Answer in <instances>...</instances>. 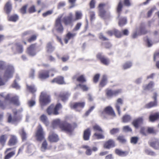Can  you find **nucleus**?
<instances>
[{
    "instance_id": "nucleus-1",
    "label": "nucleus",
    "mask_w": 159,
    "mask_h": 159,
    "mask_svg": "<svg viewBox=\"0 0 159 159\" xmlns=\"http://www.w3.org/2000/svg\"><path fill=\"white\" fill-rule=\"evenodd\" d=\"M14 68L11 65L7 64L5 61H0V75L4 80H8L12 77Z\"/></svg>"
},
{
    "instance_id": "nucleus-2",
    "label": "nucleus",
    "mask_w": 159,
    "mask_h": 159,
    "mask_svg": "<svg viewBox=\"0 0 159 159\" xmlns=\"http://www.w3.org/2000/svg\"><path fill=\"white\" fill-rule=\"evenodd\" d=\"M58 125L62 130L68 133H71L73 131L72 127L70 124L66 122H61L59 119L54 120L52 123L53 128H55Z\"/></svg>"
},
{
    "instance_id": "nucleus-3",
    "label": "nucleus",
    "mask_w": 159,
    "mask_h": 159,
    "mask_svg": "<svg viewBox=\"0 0 159 159\" xmlns=\"http://www.w3.org/2000/svg\"><path fill=\"white\" fill-rule=\"evenodd\" d=\"M62 107L61 105L58 103L55 107L53 104H51L47 109L46 111L48 115H57L59 113L58 111Z\"/></svg>"
},
{
    "instance_id": "nucleus-4",
    "label": "nucleus",
    "mask_w": 159,
    "mask_h": 159,
    "mask_svg": "<svg viewBox=\"0 0 159 159\" xmlns=\"http://www.w3.org/2000/svg\"><path fill=\"white\" fill-rule=\"evenodd\" d=\"M39 100L42 106L46 105L50 102V96L46 92H42L41 93Z\"/></svg>"
},
{
    "instance_id": "nucleus-5",
    "label": "nucleus",
    "mask_w": 159,
    "mask_h": 159,
    "mask_svg": "<svg viewBox=\"0 0 159 159\" xmlns=\"http://www.w3.org/2000/svg\"><path fill=\"white\" fill-rule=\"evenodd\" d=\"M44 135L45 133L41 125H39L36 134L37 140L39 141L45 140Z\"/></svg>"
},
{
    "instance_id": "nucleus-6",
    "label": "nucleus",
    "mask_w": 159,
    "mask_h": 159,
    "mask_svg": "<svg viewBox=\"0 0 159 159\" xmlns=\"http://www.w3.org/2000/svg\"><path fill=\"white\" fill-rule=\"evenodd\" d=\"M61 17L62 16H59L56 20L55 24V27L57 32L61 34L62 33L64 30L61 22Z\"/></svg>"
},
{
    "instance_id": "nucleus-7",
    "label": "nucleus",
    "mask_w": 159,
    "mask_h": 159,
    "mask_svg": "<svg viewBox=\"0 0 159 159\" xmlns=\"http://www.w3.org/2000/svg\"><path fill=\"white\" fill-rule=\"evenodd\" d=\"M51 71L57 72V70L54 68H52L49 70H42L39 73V77L41 80L46 79L49 77V73Z\"/></svg>"
},
{
    "instance_id": "nucleus-8",
    "label": "nucleus",
    "mask_w": 159,
    "mask_h": 159,
    "mask_svg": "<svg viewBox=\"0 0 159 159\" xmlns=\"http://www.w3.org/2000/svg\"><path fill=\"white\" fill-rule=\"evenodd\" d=\"M5 99L6 100H9L11 103H13L16 105L18 106L20 105L18 97L14 96L13 97L11 98L10 95L8 94L5 98Z\"/></svg>"
},
{
    "instance_id": "nucleus-9",
    "label": "nucleus",
    "mask_w": 159,
    "mask_h": 159,
    "mask_svg": "<svg viewBox=\"0 0 159 159\" xmlns=\"http://www.w3.org/2000/svg\"><path fill=\"white\" fill-rule=\"evenodd\" d=\"M97 57L98 59H99L101 62L104 65H108L110 63L109 59L102 55L101 53H99L97 55Z\"/></svg>"
},
{
    "instance_id": "nucleus-10",
    "label": "nucleus",
    "mask_w": 159,
    "mask_h": 159,
    "mask_svg": "<svg viewBox=\"0 0 159 159\" xmlns=\"http://www.w3.org/2000/svg\"><path fill=\"white\" fill-rule=\"evenodd\" d=\"M12 49L15 54L17 53H21L23 51L22 46L19 43L16 44L14 47L12 48Z\"/></svg>"
},
{
    "instance_id": "nucleus-11",
    "label": "nucleus",
    "mask_w": 159,
    "mask_h": 159,
    "mask_svg": "<svg viewBox=\"0 0 159 159\" xmlns=\"http://www.w3.org/2000/svg\"><path fill=\"white\" fill-rule=\"evenodd\" d=\"M27 53L30 56H33L36 54L35 51V44H32L30 46L27 48Z\"/></svg>"
},
{
    "instance_id": "nucleus-12",
    "label": "nucleus",
    "mask_w": 159,
    "mask_h": 159,
    "mask_svg": "<svg viewBox=\"0 0 159 159\" xmlns=\"http://www.w3.org/2000/svg\"><path fill=\"white\" fill-rule=\"evenodd\" d=\"M85 104V103L84 102H75L74 104H70V107L71 108L75 109L77 110L80 111L78 110V109L83 108Z\"/></svg>"
},
{
    "instance_id": "nucleus-13",
    "label": "nucleus",
    "mask_w": 159,
    "mask_h": 159,
    "mask_svg": "<svg viewBox=\"0 0 159 159\" xmlns=\"http://www.w3.org/2000/svg\"><path fill=\"white\" fill-rule=\"evenodd\" d=\"M104 113L113 116H116L115 113L112 108L110 106H108L106 107L102 112V114H103Z\"/></svg>"
},
{
    "instance_id": "nucleus-14",
    "label": "nucleus",
    "mask_w": 159,
    "mask_h": 159,
    "mask_svg": "<svg viewBox=\"0 0 159 159\" xmlns=\"http://www.w3.org/2000/svg\"><path fill=\"white\" fill-rule=\"evenodd\" d=\"M48 139L49 141L51 142H57L58 140V136L53 132L50 133Z\"/></svg>"
},
{
    "instance_id": "nucleus-15",
    "label": "nucleus",
    "mask_w": 159,
    "mask_h": 159,
    "mask_svg": "<svg viewBox=\"0 0 159 159\" xmlns=\"http://www.w3.org/2000/svg\"><path fill=\"white\" fill-rule=\"evenodd\" d=\"M72 17V14L70 13L68 16H66L63 18V22L66 25H69L71 23Z\"/></svg>"
},
{
    "instance_id": "nucleus-16",
    "label": "nucleus",
    "mask_w": 159,
    "mask_h": 159,
    "mask_svg": "<svg viewBox=\"0 0 159 159\" xmlns=\"http://www.w3.org/2000/svg\"><path fill=\"white\" fill-rule=\"evenodd\" d=\"M115 146L114 141L111 139L106 142L104 144V148L107 149H110L114 147Z\"/></svg>"
},
{
    "instance_id": "nucleus-17",
    "label": "nucleus",
    "mask_w": 159,
    "mask_h": 159,
    "mask_svg": "<svg viewBox=\"0 0 159 159\" xmlns=\"http://www.w3.org/2000/svg\"><path fill=\"white\" fill-rule=\"evenodd\" d=\"M123 100L120 98L117 99L116 101V102L115 104V106L116 109L118 112L119 115L120 114V107L123 104Z\"/></svg>"
},
{
    "instance_id": "nucleus-18",
    "label": "nucleus",
    "mask_w": 159,
    "mask_h": 159,
    "mask_svg": "<svg viewBox=\"0 0 159 159\" xmlns=\"http://www.w3.org/2000/svg\"><path fill=\"white\" fill-rule=\"evenodd\" d=\"M159 118V113L157 112L154 114H151L149 117V121L151 122H154Z\"/></svg>"
},
{
    "instance_id": "nucleus-19",
    "label": "nucleus",
    "mask_w": 159,
    "mask_h": 159,
    "mask_svg": "<svg viewBox=\"0 0 159 159\" xmlns=\"http://www.w3.org/2000/svg\"><path fill=\"white\" fill-rule=\"evenodd\" d=\"M105 6V4L104 3H100L99 5V15L101 17H104L106 13V11L103 8Z\"/></svg>"
},
{
    "instance_id": "nucleus-20",
    "label": "nucleus",
    "mask_w": 159,
    "mask_h": 159,
    "mask_svg": "<svg viewBox=\"0 0 159 159\" xmlns=\"http://www.w3.org/2000/svg\"><path fill=\"white\" fill-rule=\"evenodd\" d=\"M76 35V34L74 33L72 34L70 32L68 33L66 35L64 38V41L65 43L67 44L68 41L71 38H73Z\"/></svg>"
},
{
    "instance_id": "nucleus-21",
    "label": "nucleus",
    "mask_w": 159,
    "mask_h": 159,
    "mask_svg": "<svg viewBox=\"0 0 159 159\" xmlns=\"http://www.w3.org/2000/svg\"><path fill=\"white\" fill-rule=\"evenodd\" d=\"M51 82L52 83L56 82L59 84H62L64 83V78L61 76H59L54 79L51 81Z\"/></svg>"
},
{
    "instance_id": "nucleus-22",
    "label": "nucleus",
    "mask_w": 159,
    "mask_h": 159,
    "mask_svg": "<svg viewBox=\"0 0 159 159\" xmlns=\"http://www.w3.org/2000/svg\"><path fill=\"white\" fill-rule=\"evenodd\" d=\"M150 146L155 149H159V140L157 139H155L150 143Z\"/></svg>"
},
{
    "instance_id": "nucleus-23",
    "label": "nucleus",
    "mask_w": 159,
    "mask_h": 159,
    "mask_svg": "<svg viewBox=\"0 0 159 159\" xmlns=\"http://www.w3.org/2000/svg\"><path fill=\"white\" fill-rule=\"evenodd\" d=\"M19 134L23 141L26 140L27 138V134L23 128H21L19 131Z\"/></svg>"
},
{
    "instance_id": "nucleus-24",
    "label": "nucleus",
    "mask_w": 159,
    "mask_h": 159,
    "mask_svg": "<svg viewBox=\"0 0 159 159\" xmlns=\"http://www.w3.org/2000/svg\"><path fill=\"white\" fill-rule=\"evenodd\" d=\"M4 9L7 14H8L10 13L12 9L11 4L10 1H8L6 3Z\"/></svg>"
},
{
    "instance_id": "nucleus-25",
    "label": "nucleus",
    "mask_w": 159,
    "mask_h": 159,
    "mask_svg": "<svg viewBox=\"0 0 159 159\" xmlns=\"http://www.w3.org/2000/svg\"><path fill=\"white\" fill-rule=\"evenodd\" d=\"M90 133L91 131L89 128H88L84 131L83 138L84 140H88L89 139Z\"/></svg>"
},
{
    "instance_id": "nucleus-26",
    "label": "nucleus",
    "mask_w": 159,
    "mask_h": 159,
    "mask_svg": "<svg viewBox=\"0 0 159 159\" xmlns=\"http://www.w3.org/2000/svg\"><path fill=\"white\" fill-rule=\"evenodd\" d=\"M69 95L70 94L68 93H61L59 94V97L63 102H65L68 99Z\"/></svg>"
},
{
    "instance_id": "nucleus-27",
    "label": "nucleus",
    "mask_w": 159,
    "mask_h": 159,
    "mask_svg": "<svg viewBox=\"0 0 159 159\" xmlns=\"http://www.w3.org/2000/svg\"><path fill=\"white\" fill-rule=\"evenodd\" d=\"M154 83L153 81H151L148 84L145 85L143 86L144 90H148L151 91H152V88L153 87Z\"/></svg>"
},
{
    "instance_id": "nucleus-28",
    "label": "nucleus",
    "mask_w": 159,
    "mask_h": 159,
    "mask_svg": "<svg viewBox=\"0 0 159 159\" xmlns=\"http://www.w3.org/2000/svg\"><path fill=\"white\" fill-rule=\"evenodd\" d=\"M54 48L53 47L52 45V43L51 42H48L47 44L46 47V50L47 52L48 53H51L54 50Z\"/></svg>"
},
{
    "instance_id": "nucleus-29",
    "label": "nucleus",
    "mask_w": 159,
    "mask_h": 159,
    "mask_svg": "<svg viewBox=\"0 0 159 159\" xmlns=\"http://www.w3.org/2000/svg\"><path fill=\"white\" fill-rule=\"evenodd\" d=\"M138 30H139L140 33L139 34H141V35L145 34L147 32V31L146 30L145 26L143 24H142L141 25L140 28L138 29Z\"/></svg>"
},
{
    "instance_id": "nucleus-30",
    "label": "nucleus",
    "mask_w": 159,
    "mask_h": 159,
    "mask_svg": "<svg viewBox=\"0 0 159 159\" xmlns=\"http://www.w3.org/2000/svg\"><path fill=\"white\" fill-rule=\"evenodd\" d=\"M21 119V117H20L19 118L16 117V116L12 118L10 114L8 118V122H9L14 123L15 122L17 121L20 120Z\"/></svg>"
},
{
    "instance_id": "nucleus-31",
    "label": "nucleus",
    "mask_w": 159,
    "mask_h": 159,
    "mask_svg": "<svg viewBox=\"0 0 159 159\" xmlns=\"http://www.w3.org/2000/svg\"><path fill=\"white\" fill-rule=\"evenodd\" d=\"M40 120L47 126L49 124V122L46 116L45 115H42L40 117Z\"/></svg>"
},
{
    "instance_id": "nucleus-32",
    "label": "nucleus",
    "mask_w": 159,
    "mask_h": 159,
    "mask_svg": "<svg viewBox=\"0 0 159 159\" xmlns=\"http://www.w3.org/2000/svg\"><path fill=\"white\" fill-rule=\"evenodd\" d=\"M16 142L17 139L16 137L15 136L11 135V138L9 142V144L11 146L14 145L15 144Z\"/></svg>"
},
{
    "instance_id": "nucleus-33",
    "label": "nucleus",
    "mask_w": 159,
    "mask_h": 159,
    "mask_svg": "<svg viewBox=\"0 0 159 159\" xmlns=\"http://www.w3.org/2000/svg\"><path fill=\"white\" fill-rule=\"evenodd\" d=\"M127 22V19L126 17H121L119 19V25L120 26H122L126 24Z\"/></svg>"
},
{
    "instance_id": "nucleus-34",
    "label": "nucleus",
    "mask_w": 159,
    "mask_h": 159,
    "mask_svg": "<svg viewBox=\"0 0 159 159\" xmlns=\"http://www.w3.org/2000/svg\"><path fill=\"white\" fill-rule=\"evenodd\" d=\"M43 140L41 147V150L42 151L45 152L48 149V143L45 139Z\"/></svg>"
},
{
    "instance_id": "nucleus-35",
    "label": "nucleus",
    "mask_w": 159,
    "mask_h": 159,
    "mask_svg": "<svg viewBox=\"0 0 159 159\" xmlns=\"http://www.w3.org/2000/svg\"><path fill=\"white\" fill-rule=\"evenodd\" d=\"M157 106V102H151L147 104L145 106V107L147 108H151L153 107H156Z\"/></svg>"
},
{
    "instance_id": "nucleus-36",
    "label": "nucleus",
    "mask_w": 159,
    "mask_h": 159,
    "mask_svg": "<svg viewBox=\"0 0 159 159\" xmlns=\"http://www.w3.org/2000/svg\"><path fill=\"white\" fill-rule=\"evenodd\" d=\"M93 137L94 139H103L104 136L101 133H98L96 132L93 134Z\"/></svg>"
},
{
    "instance_id": "nucleus-37",
    "label": "nucleus",
    "mask_w": 159,
    "mask_h": 159,
    "mask_svg": "<svg viewBox=\"0 0 159 159\" xmlns=\"http://www.w3.org/2000/svg\"><path fill=\"white\" fill-rule=\"evenodd\" d=\"M131 116L129 115H125L122 118V122L126 123L129 122L131 120Z\"/></svg>"
},
{
    "instance_id": "nucleus-38",
    "label": "nucleus",
    "mask_w": 159,
    "mask_h": 159,
    "mask_svg": "<svg viewBox=\"0 0 159 159\" xmlns=\"http://www.w3.org/2000/svg\"><path fill=\"white\" fill-rule=\"evenodd\" d=\"M107 83V77L105 75L103 76L102 79L100 82V85L102 87L104 86Z\"/></svg>"
},
{
    "instance_id": "nucleus-39",
    "label": "nucleus",
    "mask_w": 159,
    "mask_h": 159,
    "mask_svg": "<svg viewBox=\"0 0 159 159\" xmlns=\"http://www.w3.org/2000/svg\"><path fill=\"white\" fill-rule=\"evenodd\" d=\"M93 130L95 132H97L100 133H102L103 132L102 129L101 127L98 125H95L93 126Z\"/></svg>"
},
{
    "instance_id": "nucleus-40",
    "label": "nucleus",
    "mask_w": 159,
    "mask_h": 159,
    "mask_svg": "<svg viewBox=\"0 0 159 159\" xmlns=\"http://www.w3.org/2000/svg\"><path fill=\"white\" fill-rule=\"evenodd\" d=\"M132 65V63L129 61L125 63L122 66L123 69L124 70H126L130 68Z\"/></svg>"
},
{
    "instance_id": "nucleus-41",
    "label": "nucleus",
    "mask_w": 159,
    "mask_h": 159,
    "mask_svg": "<svg viewBox=\"0 0 159 159\" xmlns=\"http://www.w3.org/2000/svg\"><path fill=\"white\" fill-rule=\"evenodd\" d=\"M7 138V136L5 135H2L0 137V142L2 145L5 144Z\"/></svg>"
},
{
    "instance_id": "nucleus-42",
    "label": "nucleus",
    "mask_w": 159,
    "mask_h": 159,
    "mask_svg": "<svg viewBox=\"0 0 159 159\" xmlns=\"http://www.w3.org/2000/svg\"><path fill=\"white\" fill-rule=\"evenodd\" d=\"M123 7V5L121 1H120L118 5L117 8V12L118 14V17H119L120 16V13L121 11L122 8Z\"/></svg>"
},
{
    "instance_id": "nucleus-43",
    "label": "nucleus",
    "mask_w": 159,
    "mask_h": 159,
    "mask_svg": "<svg viewBox=\"0 0 159 159\" xmlns=\"http://www.w3.org/2000/svg\"><path fill=\"white\" fill-rule=\"evenodd\" d=\"M116 153L120 156H123L126 155L125 152L118 149H116L115 150Z\"/></svg>"
},
{
    "instance_id": "nucleus-44",
    "label": "nucleus",
    "mask_w": 159,
    "mask_h": 159,
    "mask_svg": "<svg viewBox=\"0 0 159 159\" xmlns=\"http://www.w3.org/2000/svg\"><path fill=\"white\" fill-rule=\"evenodd\" d=\"M113 31L114 34L116 37L120 38L123 35L122 33L121 32L116 29H114Z\"/></svg>"
},
{
    "instance_id": "nucleus-45",
    "label": "nucleus",
    "mask_w": 159,
    "mask_h": 159,
    "mask_svg": "<svg viewBox=\"0 0 159 159\" xmlns=\"http://www.w3.org/2000/svg\"><path fill=\"white\" fill-rule=\"evenodd\" d=\"M83 147L86 149L85 153L87 155L90 156L91 154L92 151L89 146H84Z\"/></svg>"
},
{
    "instance_id": "nucleus-46",
    "label": "nucleus",
    "mask_w": 159,
    "mask_h": 159,
    "mask_svg": "<svg viewBox=\"0 0 159 159\" xmlns=\"http://www.w3.org/2000/svg\"><path fill=\"white\" fill-rule=\"evenodd\" d=\"M106 93L107 97L109 98H111L113 96H114V90H106Z\"/></svg>"
},
{
    "instance_id": "nucleus-47",
    "label": "nucleus",
    "mask_w": 159,
    "mask_h": 159,
    "mask_svg": "<svg viewBox=\"0 0 159 159\" xmlns=\"http://www.w3.org/2000/svg\"><path fill=\"white\" fill-rule=\"evenodd\" d=\"M123 130L125 132H131L132 129L129 126L126 125L123 127Z\"/></svg>"
},
{
    "instance_id": "nucleus-48",
    "label": "nucleus",
    "mask_w": 159,
    "mask_h": 159,
    "mask_svg": "<svg viewBox=\"0 0 159 159\" xmlns=\"http://www.w3.org/2000/svg\"><path fill=\"white\" fill-rule=\"evenodd\" d=\"M18 19V16L16 15L11 16L9 18V20L13 22H16Z\"/></svg>"
},
{
    "instance_id": "nucleus-49",
    "label": "nucleus",
    "mask_w": 159,
    "mask_h": 159,
    "mask_svg": "<svg viewBox=\"0 0 159 159\" xmlns=\"http://www.w3.org/2000/svg\"><path fill=\"white\" fill-rule=\"evenodd\" d=\"M82 13L80 11H76L75 12V19L78 20L81 18Z\"/></svg>"
},
{
    "instance_id": "nucleus-50",
    "label": "nucleus",
    "mask_w": 159,
    "mask_h": 159,
    "mask_svg": "<svg viewBox=\"0 0 159 159\" xmlns=\"http://www.w3.org/2000/svg\"><path fill=\"white\" fill-rule=\"evenodd\" d=\"M77 86H80L83 91H87L89 89V88L86 85H85L81 84H79L77 85Z\"/></svg>"
},
{
    "instance_id": "nucleus-51",
    "label": "nucleus",
    "mask_w": 159,
    "mask_h": 159,
    "mask_svg": "<svg viewBox=\"0 0 159 159\" xmlns=\"http://www.w3.org/2000/svg\"><path fill=\"white\" fill-rule=\"evenodd\" d=\"M15 152L14 151H12L8 153L5 157V159H9L11 157L14 156L15 154Z\"/></svg>"
},
{
    "instance_id": "nucleus-52",
    "label": "nucleus",
    "mask_w": 159,
    "mask_h": 159,
    "mask_svg": "<svg viewBox=\"0 0 159 159\" xmlns=\"http://www.w3.org/2000/svg\"><path fill=\"white\" fill-rule=\"evenodd\" d=\"M145 152L146 154L151 156H155L156 155L155 153L154 152L148 149H146L145 150Z\"/></svg>"
},
{
    "instance_id": "nucleus-53",
    "label": "nucleus",
    "mask_w": 159,
    "mask_h": 159,
    "mask_svg": "<svg viewBox=\"0 0 159 159\" xmlns=\"http://www.w3.org/2000/svg\"><path fill=\"white\" fill-rule=\"evenodd\" d=\"M27 89L32 93H34L36 91V89L34 86L31 85L30 86H28L27 85Z\"/></svg>"
},
{
    "instance_id": "nucleus-54",
    "label": "nucleus",
    "mask_w": 159,
    "mask_h": 159,
    "mask_svg": "<svg viewBox=\"0 0 159 159\" xmlns=\"http://www.w3.org/2000/svg\"><path fill=\"white\" fill-rule=\"evenodd\" d=\"M140 33L139 30L138 29H137L136 31L134 32L132 35V38L134 39L136 38L138 36L141 35V34H139Z\"/></svg>"
},
{
    "instance_id": "nucleus-55",
    "label": "nucleus",
    "mask_w": 159,
    "mask_h": 159,
    "mask_svg": "<svg viewBox=\"0 0 159 159\" xmlns=\"http://www.w3.org/2000/svg\"><path fill=\"white\" fill-rule=\"evenodd\" d=\"M139 138L137 137H133L131 139V143L134 144H136Z\"/></svg>"
},
{
    "instance_id": "nucleus-56",
    "label": "nucleus",
    "mask_w": 159,
    "mask_h": 159,
    "mask_svg": "<svg viewBox=\"0 0 159 159\" xmlns=\"http://www.w3.org/2000/svg\"><path fill=\"white\" fill-rule=\"evenodd\" d=\"M82 25V24L80 22H79L77 23L75 27L73 29V31H75L78 30L80 29V27Z\"/></svg>"
},
{
    "instance_id": "nucleus-57",
    "label": "nucleus",
    "mask_w": 159,
    "mask_h": 159,
    "mask_svg": "<svg viewBox=\"0 0 159 159\" xmlns=\"http://www.w3.org/2000/svg\"><path fill=\"white\" fill-rule=\"evenodd\" d=\"M77 81L83 83L86 81V80L84 76L81 75L78 78H77Z\"/></svg>"
},
{
    "instance_id": "nucleus-58",
    "label": "nucleus",
    "mask_w": 159,
    "mask_h": 159,
    "mask_svg": "<svg viewBox=\"0 0 159 159\" xmlns=\"http://www.w3.org/2000/svg\"><path fill=\"white\" fill-rule=\"evenodd\" d=\"M119 128H113L110 131V133L111 134H114L119 131Z\"/></svg>"
},
{
    "instance_id": "nucleus-59",
    "label": "nucleus",
    "mask_w": 159,
    "mask_h": 159,
    "mask_svg": "<svg viewBox=\"0 0 159 159\" xmlns=\"http://www.w3.org/2000/svg\"><path fill=\"white\" fill-rule=\"evenodd\" d=\"M117 140L119 142L121 143H124L126 142L124 137L123 136H120L117 138Z\"/></svg>"
},
{
    "instance_id": "nucleus-60",
    "label": "nucleus",
    "mask_w": 159,
    "mask_h": 159,
    "mask_svg": "<svg viewBox=\"0 0 159 159\" xmlns=\"http://www.w3.org/2000/svg\"><path fill=\"white\" fill-rule=\"evenodd\" d=\"M148 132L150 134H155L156 133L157 131H156L153 128L148 127Z\"/></svg>"
},
{
    "instance_id": "nucleus-61",
    "label": "nucleus",
    "mask_w": 159,
    "mask_h": 159,
    "mask_svg": "<svg viewBox=\"0 0 159 159\" xmlns=\"http://www.w3.org/2000/svg\"><path fill=\"white\" fill-rule=\"evenodd\" d=\"M122 92V90L121 89H117L114 90V96H116L121 93Z\"/></svg>"
},
{
    "instance_id": "nucleus-62",
    "label": "nucleus",
    "mask_w": 159,
    "mask_h": 159,
    "mask_svg": "<svg viewBox=\"0 0 159 159\" xmlns=\"http://www.w3.org/2000/svg\"><path fill=\"white\" fill-rule=\"evenodd\" d=\"M99 39L102 40H107L108 39L105 37L102 33H100L99 35Z\"/></svg>"
},
{
    "instance_id": "nucleus-63",
    "label": "nucleus",
    "mask_w": 159,
    "mask_h": 159,
    "mask_svg": "<svg viewBox=\"0 0 159 159\" xmlns=\"http://www.w3.org/2000/svg\"><path fill=\"white\" fill-rule=\"evenodd\" d=\"M27 6V5H25L21 9L20 11L23 14L26 13Z\"/></svg>"
},
{
    "instance_id": "nucleus-64",
    "label": "nucleus",
    "mask_w": 159,
    "mask_h": 159,
    "mask_svg": "<svg viewBox=\"0 0 159 159\" xmlns=\"http://www.w3.org/2000/svg\"><path fill=\"white\" fill-rule=\"evenodd\" d=\"M16 80L14 81V83L12 85L13 88H15L16 89H19L20 88V86L16 83Z\"/></svg>"
}]
</instances>
